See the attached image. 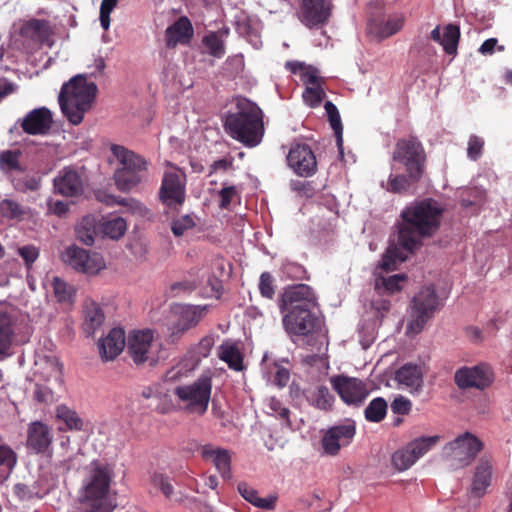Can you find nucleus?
<instances>
[{
  "mask_svg": "<svg viewBox=\"0 0 512 512\" xmlns=\"http://www.w3.org/2000/svg\"><path fill=\"white\" fill-rule=\"evenodd\" d=\"M444 209L433 198L415 201L406 206L400 214L398 224V243L400 247L389 246L382 257L380 268L386 272L393 271L404 262L407 252H413L422 245L425 238L432 237L440 228Z\"/></svg>",
  "mask_w": 512,
  "mask_h": 512,
  "instance_id": "1",
  "label": "nucleus"
},
{
  "mask_svg": "<svg viewBox=\"0 0 512 512\" xmlns=\"http://www.w3.org/2000/svg\"><path fill=\"white\" fill-rule=\"evenodd\" d=\"M226 133L246 147H255L264 135L261 109L247 98H237L235 111L229 112L224 120Z\"/></svg>",
  "mask_w": 512,
  "mask_h": 512,
  "instance_id": "2",
  "label": "nucleus"
},
{
  "mask_svg": "<svg viewBox=\"0 0 512 512\" xmlns=\"http://www.w3.org/2000/svg\"><path fill=\"white\" fill-rule=\"evenodd\" d=\"M98 88L86 76L76 75L65 83L58 96L62 113L73 125H79L96 98Z\"/></svg>",
  "mask_w": 512,
  "mask_h": 512,
  "instance_id": "3",
  "label": "nucleus"
},
{
  "mask_svg": "<svg viewBox=\"0 0 512 512\" xmlns=\"http://www.w3.org/2000/svg\"><path fill=\"white\" fill-rule=\"evenodd\" d=\"M112 470L106 465H95L83 481L81 503L84 512H113L116 504L110 497Z\"/></svg>",
  "mask_w": 512,
  "mask_h": 512,
  "instance_id": "4",
  "label": "nucleus"
},
{
  "mask_svg": "<svg viewBox=\"0 0 512 512\" xmlns=\"http://www.w3.org/2000/svg\"><path fill=\"white\" fill-rule=\"evenodd\" d=\"M110 151L120 165L114 172L115 184L120 191L128 192L142 182L149 163L143 156L122 145L112 144Z\"/></svg>",
  "mask_w": 512,
  "mask_h": 512,
  "instance_id": "5",
  "label": "nucleus"
},
{
  "mask_svg": "<svg viewBox=\"0 0 512 512\" xmlns=\"http://www.w3.org/2000/svg\"><path fill=\"white\" fill-rule=\"evenodd\" d=\"M393 161L401 164L411 177L424 176L427 166V154L422 142L416 136L400 138L395 144Z\"/></svg>",
  "mask_w": 512,
  "mask_h": 512,
  "instance_id": "6",
  "label": "nucleus"
},
{
  "mask_svg": "<svg viewBox=\"0 0 512 512\" xmlns=\"http://www.w3.org/2000/svg\"><path fill=\"white\" fill-rule=\"evenodd\" d=\"M21 156L22 151L19 149L1 151L0 171L11 182L15 190L23 193L36 191L40 186L39 180L26 173L27 167L21 164Z\"/></svg>",
  "mask_w": 512,
  "mask_h": 512,
  "instance_id": "7",
  "label": "nucleus"
},
{
  "mask_svg": "<svg viewBox=\"0 0 512 512\" xmlns=\"http://www.w3.org/2000/svg\"><path fill=\"white\" fill-rule=\"evenodd\" d=\"M212 377L201 375L192 384L179 385L174 395L183 403L187 411L203 415L206 413L211 398Z\"/></svg>",
  "mask_w": 512,
  "mask_h": 512,
  "instance_id": "8",
  "label": "nucleus"
},
{
  "mask_svg": "<svg viewBox=\"0 0 512 512\" xmlns=\"http://www.w3.org/2000/svg\"><path fill=\"white\" fill-rule=\"evenodd\" d=\"M439 307V298L433 285L423 287L412 300V320L408 331L420 333Z\"/></svg>",
  "mask_w": 512,
  "mask_h": 512,
  "instance_id": "9",
  "label": "nucleus"
},
{
  "mask_svg": "<svg viewBox=\"0 0 512 512\" xmlns=\"http://www.w3.org/2000/svg\"><path fill=\"white\" fill-rule=\"evenodd\" d=\"M482 449V441L470 432L458 436L444 447V451L454 468H463L470 465Z\"/></svg>",
  "mask_w": 512,
  "mask_h": 512,
  "instance_id": "10",
  "label": "nucleus"
},
{
  "mask_svg": "<svg viewBox=\"0 0 512 512\" xmlns=\"http://www.w3.org/2000/svg\"><path fill=\"white\" fill-rule=\"evenodd\" d=\"M159 189V199L169 208L182 206L186 199V174L168 163Z\"/></svg>",
  "mask_w": 512,
  "mask_h": 512,
  "instance_id": "11",
  "label": "nucleus"
},
{
  "mask_svg": "<svg viewBox=\"0 0 512 512\" xmlns=\"http://www.w3.org/2000/svg\"><path fill=\"white\" fill-rule=\"evenodd\" d=\"M207 306L176 304L172 307L171 313L174 318L169 327L170 342L178 341L188 330L196 327L204 318Z\"/></svg>",
  "mask_w": 512,
  "mask_h": 512,
  "instance_id": "12",
  "label": "nucleus"
},
{
  "mask_svg": "<svg viewBox=\"0 0 512 512\" xmlns=\"http://www.w3.org/2000/svg\"><path fill=\"white\" fill-rule=\"evenodd\" d=\"M317 305L315 292L307 284L289 285L283 289L278 298V308L281 313L316 309Z\"/></svg>",
  "mask_w": 512,
  "mask_h": 512,
  "instance_id": "13",
  "label": "nucleus"
},
{
  "mask_svg": "<svg viewBox=\"0 0 512 512\" xmlns=\"http://www.w3.org/2000/svg\"><path fill=\"white\" fill-rule=\"evenodd\" d=\"M215 343L213 335H206L190 348L188 355L177 366L169 369L165 374V381L173 382L186 377L188 372L193 371L203 358L209 356Z\"/></svg>",
  "mask_w": 512,
  "mask_h": 512,
  "instance_id": "14",
  "label": "nucleus"
},
{
  "mask_svg": "<svg viewBox=\"0 0 512 512\" xmlns=\"http://www.w3.org/2000/svg\"><path fill=\"white\" fill-rule=\"evenodd\" d=\"M282 323L285 331L290 337L312 336L321 327V320L315 309H304L302 311H288L282 313Z\"/></svg>",
  "mask_w": 512,
  "mask_h": 512,
  "instance_id": "15",
  "label": "nucleus"
},
{
  "mask_svg": "<svg viewBox=\"0 0 512 512\" xmlns=\"http://www.w3.org/2000/svg\"><path fill=\"white\" fill-rule=\"evenodd\" d=\"M62 258L74 270L87 275H96L105 268V261L99 253L76 245L67 247Z\"/></svg>",
  "mask_w": 512,
  "mask_h": 512,
  "instance_id": "16",
  "label": "nucleus"
},
{
  "mask_svg": "<svg viewBox=\"0 0 512 512\" xmlns=\"http://www.w3.org/2000/svg\"><path fill=\"white\" fill-rule=\"evenodd\" d=\"M330 383L341 400L349 406L363 405L369 395L367 385L355 377L335 375L330 378Z\"/></svg>",
  "mask_w": 512,
  "mask_h": 512,
  "instance_id": "17",
  "label": "nucleus"
},
{
  "mask_svg": "<svg viewBox=\"0 0 512 512\" xmlns=\"http://www.w3.org/2000/svg\"><path fill=\"white\" fill-rule=\"evenodd\" d=\"M494 381V373L491 367L480 363L472 367L463 366L454 373V382L461 390L475 388L484 390Z\"/></svg>",
  "mask_w": 512,
  "mask_h": 512,
  "instance_id": "18",
  "label": "nucleus"
},
{
  "mask_svg": "<svg viewBox=\"0 0 512 512\" xmlns=\"http://www.w3.org/2000/svg\"><path fill=\"white\" fill-rule=\"evenodd\" d=\"M287 164L300 177H311L317 172V161L309 145L295 143L287 155Z\"/></svg>",
  "mask_w": 512,
  "mask_h": 512,
  "instance_id": "19",
  "label": "nucleus"
},
{
  "mask_svg": "<svg viewBox=\"0 0 512 512\" xmlns=\"http://www.w3.org/2000/svg\"><path fill=\"white\" fill-rule=\"evenodd\" d=\"M153 338V331L150 329L133 331L129 335L127 352L137 366L154 361L150 357Z\"/></svg>",
  "mask_w": 512,
  "mask_h": 512,
  "instance_id": "20",
  "label": "nucleus"
},
{
  "mask_svg": "<svg viewBox=\"0 0 512 512\" xmlns=\"http://www.w3.org/2000/svg\"><path fill=\"white\" fill-rule=\"evenodd\" d=\"M332 11L329 0H300L301 21L313 28L328 22Z\"/></svg>",
  "mask_w": 512,
  "mask_h": 512,
  "instance_id": "21",
  "label": "nucleus"
},
{
  "mask_svg": "<svg viewBox=\"0 0 512 512\" xmlns=\"http://www.w3.org/2000/svg\"><path fill=\"white\" fill-rule=\"evenodd\" d=\"M356 433L354 422L331 427L322 439L324 451L329 455H337L342 446L350 444Z\"/></svg>",
  "mask_w": 512,
  "mask_h": 512,
  "instance_id": "22",
  "label": "nucleus"
},
{
  "mask_svg": "<svg viewBox=\"0 0 512 512\" xmlns=\"http://www.w3.org/2000/svg\"><path fill=\"white\" fill-rule=\"evenodd\" d=\"M53 123L52 113L46 107L35 108L21 120L22 130L29 135H46Z\"/></svg>",
  "mask_w": 512,
  "mask_h": 512,
  "instance_id": "23",
  "label": "nucleus"
},
{
  "mask_svg": "<svg viewBox=\"0 0 512 512\" xmlns=\"http://www.w3.org/2000/svg\"><path fill=\"white\" fill-rule=\"evenodd\" d=\"M20 35L40 45L52 46L53 29L50 21L32 18L25 21L20 28Z\"/></svg>",
  "mask_w": 512,
  "mask_h": 512,
  "instance_id": "24",
  "label": "nucleus"
},
{
  "mask_svg": "<svg viewBox=\"0 0 512 512\" xmlns=\"http://www.w3.org/2000/svg\"><path fill=\"white\" fill-rule=\"evenodd\" d=\"M53 441L51 429L42 422H33L29 425L27 432V447L36 454L50 452Z\"/></svg>",
  "mask_w": 512,
  "mask_h": 512,
  "instance_id": "25",
  "label": "nucleus"
},
{
  "mask_svg": "<svg viewBox=\"0 0 512 512\" xmlns=\"http://www.w3.org/2000/svg\"><path fill=\"white\" fill-rule=\"evenodd\" d=\"M423 377V367L415 363H406L395 372L396 382L399 385L405 386L412 394L422 391Z\"/></svg>",
  "mask_w": 512,
  "mask_h": 512,
  "instance_id": "26",
  "label": "nucleus"
},
{
  "mask_svg": "<svg viewBox=\"0 0 512 512\" xmlns=\"http://www.w3.org/2000/svg\"><path fill=\"white\" fill-rule=\"evenodd\" d=\"M493 473V460L490 455L484 454L479 459L471 485V491L474 495L481 497L486 493L487 488L491 485Z\"/></svg>",
  "mask_w": 512,
  "mask_h": 512,
  "instance_id": "27",
  "label": "nucleus"
},
{
  "mask_svg": "<svg viewBox=\"0 0 512 512\" xmlns=\"http://www.w3.org/2000/svg\"><path fill=\"white\" fill-rule=\"evenodd\" d=\"M125 339V331L122 328H113L98 343L101 359L103 361L114 360L123 351Z\"/></svg>",
  "mask_w": 512,
  "mask_h": 512,
  "instance_id": "28",
  "label": "nucleus"
},
{
  "mask_svg": "<svg viewBox=\"0 0 512 512\" xmlns=\"http://www.w3.org/2000/svg\"><path fill=\"white\" fill-rule=\"evenodd\" d=\"M55 191L66 197H75L83 193L84 185L79 173L72 169H64L54 179Z\"/></svg>",
  "mask_w": 512,
  "mask_h": 512,
  "instance_id": "29",
  "label": "nucleus"
},
{
  "mask_svg": "<svg viewBox=\"0 0 512 512\" xmlns=\"http://www.w3.org/2000/svg\"><path fill=\"white\" fill-rule=\"evenodd\" d=\"M193 33L191 21L186 16H182L166 29V46L174 48L178 43L187 44L193 37Z\"/></svg>",
  "mask_w": 512,
  "mask_h": 512,
  "instance_id": "30",
  "label": "nucleus"
},
{
  "mask_svg": "<svg viewBox=\"0 0 512 512\" xmlns=\"http://www.w3.org/2000/svg\"><path fill=\"white\" fill-rule=\"evenodd\" d=\"M201 455L205 460H210L214 464L223 478L230 479L231 455L227 449L207 444L201 447Z\"/></svg>",
  "mask_w": 512,
  "mask_h": 512,
  "instance_id": "31",
  "label": "nucleus"
},
{
  "mask_svg": "<svg viewBox=\"0 0 512 512\" xmlns=\"http://www.w3.org/2000/svg\"><path fill=\"white\" fill-rule=\"evenodd\" d=\"M83 318V331L87 336H92L104 323L105 315L99 304L86 300L83 305Z\"/></svg>",
  "mask_w": 512,
  "mask_h": 512,
  "instance_id": "32",
  "label": "nucleus"
},
{
  "mask_svg": "<svg viewBox=\"0 0 512 512\" xmlns=\"http://www.w3.org/2000/svg\"><path fill=\"white\" fill-rule=\"evenodd\" d=\"M14 336L13 320L8 309L0 305V357L7 356Z\"/></svg>",
  "mask_w": 512,
  "mask_h": 512,
  "instance_id": "33",
  "label": "nucleus"
},
{
  "mask_svg": "<svg viewBox=\"0 0 512 512\" xmlns=\"http://www.w3.org/2000/svg\"><path fill=\"white\" fill-rule=\"evenodd\" d=\"M218 357L234 371H242L244 369L243 355L237 344L234 342L229 340L224 341L219 346Z\"/></svg>",
  "mask_w": 512,
  "mask_h": 512,
  "instance_id": "34",
  "label": "nucleus"
},
{
  "mask_svg": "<svg viewBox=\"0 0 512 512\" xmlns=\"http://www.w3.org/2000/svg\"><path fill=\"white\" fill-rule=\"evenodd\" d=\"M304 395L308 403L317 409L327 411L332 408L334 397L325 385L307 389Z\"/></svg>",
  "mask_w": 512,
  "mask_h": 512,
  "instance_id": "35",
  "label": "nucleus"
},
{
  "mask_svg": "<svg viewBox=\"0 0 512 512\" xmlns=\"http://www.w3.org/2000/svg\"><path fill=\"white\" fill-rule=\"evenodd\" d=\"M229 33V28L224 27L216 32L211 31L203 37L202 43L211 56L222 58L225 55L224 38H226Z\"/></svg>",
  "mask_w": 512,
  "mask_h": 512,
  "instance_id": "36",
  "label": "nucleus"
},
{
  "mask_svg": "<svg viewBox=\"0 0 512 512\" xmlns=\"http://www.w3.org/2000/svg\"><path fill=\"white\" fill-rule=\"evenodd\" d=\"M408 277L405 274H396L375 279V290L379 295H393L403 289Z\"/></svg>",
  "mask_w": 512,
  "mask_h": 512,
  "instance_id": "37",
  "label": "nucleus"
},
{
  "mask_svg": "<svg viewBox=\"0 0 512 512\" xmlns=\"http://www.w3.org/2000/svg\"><path fill=\"white\" fill-rule=\"evenodd\" d=\"M423 176L411 177L410 173L405 174H390L386 185H383L388 192L403 194L410 190L412 185L421 181Z\"/></svg>",
  "mask_w": 512,
  "mask_h": 512,
  "instance_id": "38",
  "label": "nucleus"
},
{
  "mask_svg": "<svg viewBox=\"0 0 512 512\" xmlns=\"http://www.w3.org/2000/svg\"><path fill=\"white\" fill-rule=\"evenodd\" d=\"M238 492L246 501H248L255 507H258L261 509H268V510L274 509L276 501H277L276 496H269L267 498L259 497L257 490L250 487L245 482H241L238 484Z\"/></svg>",
  "mask_w": 512,
  "mask_h": 512,
  "instance_id": "39",
  "label": "nucleus"
},
{
  "mask_svg": "<svg viewBox=\"0 0 512 512\" xmlns=\"http://www.w3.org/2000/svg\"><path fill=\"white\" fill-rule=\"evenodd\" d=\"M265 406L268 409L267 413L278 418L286 427L291 428L292 422L290 419L291 412L283 402L275 396L268 397L265 400Z\"/></svg>",
  "mask_w": 512,
  "mask_h": 512,
  "instance_id": "40",
  "label": "nucleus"
},
{
  "mask_svg": "<svg viewBox=\"0 0 512 512\" xmlns=\"http://www.w3.org/2000/svg\"><path fill=\"white\" fill-rule=\"evenodd\" d=\"M387 408L388 405L384 398H374L364 411L366 420L374 423L381 422L387 414Z\"/></svg>",
  "mask_w": 512,
  "mask_h": 512,
  "instance_id": "41",
  "label": "nucleus"
},
{
  "mask_svg": "<svg viewBox=\"0 0 512 512\" xmlns=\"http://www.w3.org/2000/svg\"><path fill=\"white\" fill-rule=\"evenodd\" d=\"M440 440L438 435L423 436L416 438L408 443L409 449L415 456L417 461L420 457L425 455L432 447H434Z\"/></svg>",
  "mask_w": 512,
  "mask_h": 512,
  "instance_id": "42",
  "label": "nucleus"
},
{
  "mask_svg": "<svg viewBox=\"0 0 512 512\" xmlns=\"http://www.w3.org/2000/svg\"><path fill=\"white\" fill-rule=\"evenodd\" d=\"M126 221L119 216L106 219L102 224V232L111 239L118 240L126 232Z\"/></svg>",
  "mask_w": 512,
  "mask_h": 512,
  "instance_id": "43",
  "label": "nucleus"
},
{
  "mask_svg": "<svg viewBox=\"0 0 512 512\" xmlns=\"http://www.w3.org/2000/svg\"><path fill=\"white\" fill-rule=\"evenodd\" d=\"M459 40H460L459 26L454 25V24H448L447 26H445L441 45L443 46V49L447 54L453 55L457 52Z\"/></svg>",
  "mask_w": 512,
  "mask_h": 512,
  "instance_id": "44",
  "label": "nucleus"
},
{
  "mask_svg": "<svg viewBox=\"0 0 512 512\" xmlns=\"http://www.w3.org/2000/svg\"><path fill=\"white\" fill-rule=\"evenodd\" d=\"M392 465L398 471L409 469L415 462V456L409 449L408 444L402 449H398L392 454Z\"/></svg>",
  "mask_w": 512,
  "mask_h": 512,
  "instance_id": "45",
  "label": "nucleus"
},
{
  "mask_svg": "<svg viewBox=\"0 0 512 512\" xmlns=\"http://www.w3.org/2000/svg\"><path fill=\"white\" fill-rule=\"evenodd\" d=\"M0 214L10 220H21L26 214V210L15 200L3 199L0 202Z\"/></svg>",
  "mask_w": 512,
  "mask_h": 512,
  "instance_id": "46",
  "label": "nucleus"
},
{
  "mask_svg": "<svg viewBox=\"0 0 512 512\" xmlns=\"http://www.w3.org/2000/svg\"><path fill=\"white\" fill-rule=\"evenodd\" d=\"M403 23L402 17H391L383 24L375 27V34L378 40H383L396 34L401 30Z\"/></svg>",
  "mask_w": 512,
  "mask_h": 512,
  "instance_id": "47",
  "label": "nucleus"
},
{
  "mask_svg": "<svg viewBox=\"0 0 512 512\" xmlns=\"http://www.w3.org/2000/svg\"><path fill=\"white\" fill-rule=\"evenodd\" d=\"M52 286L54 295L58 302H72L73 296L75 294V289L73 288V286L69 285L67 282H65L59 277L53 278Z\"/></svg>",
  "mask_w": 512,
  "mask_h": 512,
  "instance_id": "48",
  "label": "nucleus"
},
{
  "mask_svg": "<svg viewBox=\"0 0 512 512\" xmlns=\"http://www.w3.org/2000/svg\"><path fill=\"white\" fill-rule=\"evenodd\" d=\"M17 454L0 440V468L8 476L17 464Z\"/></svg>",
  "mask_w": 512,
  "mask_h": 512,
  "instance_id": "49",
  "label": "nucleus"
},
{
  "mask_svg": "<svg viewBox=\"0 0 512 512\" xmlns=\"http://www.w3.org/2000/svg\"><path fill=\"white\" fill-rule=\"evenodd\" d=\"M57 418L64 421L67 428L70 430L82 429V419L78 416V414L75 411L71 410L65 405H60L57 407Z\"/></svg>",
  "mask_w": 512,
  "mask_h": 512,
  "instance_id": "50",
  "label": "nucleus"
},
{
  "mask_svg": "<svg viewBox=\"0 0 512 512\" xmlns=\"http://www.w3.org/2000/svg\"><path fill=\"white\" fill-rule=\"evenodd\" d=\"M325 95L326 93L321 86V83L313 86H307L302 93L304 102L311 108L318 107Z\"/></svg>",
  "mask_w": 512,
  "mask_h": 512,
  "instance_id": "51",
  "label": "nucleus"
},
{
  "mask_svg": "<svg viewBox=\"0 0 512 512\" xmlns=\"http://www.w3.org/2000/svg\"><path fill=\"white\" fill-rule=\"evenodd\" d=\"M259 292L262 297L272 300L275 295L274 277L270 272H263L259 278Z\"/></svg>",
  "mask_w": 512,
  "mask_h": 512,
  "instance_id": "52",
  "label": "nucleus"
},
{
  "mask_svg": "<svg viewBox=\"0 0 512 512\" xmlns=\"http://www.w3.org/2000/svg\"><path fill=\"white\" fill-rule=\"evenodd\" d=\"M269 373L272 376V382L279 388H283L288 384L290 372L285 367H282L277 363H273L269 368Z\"/></svg>",
  "mask_w": 512,
  "mask_h": 512,
  "instance_id": "53",
  "label": "nucleus"
},
{
  "mask_svg": "<svg viewBox=\"0 0 512 512\" xmlns=\"http://www.w3.org/2000/svg\"><path fill=\"white\" fill-rule=\"evenodd\" d=\"M152 485L155 488L161 490V492L167 497L170 498L174 492L173 486L167 476L162 473H154L151 477Z\"/></svg>",
  "mask_w": 512,
  "mask_h": 512,
  "instance_id": "54",
  "label": "nucleus"
},
{
  "mask_svg": "<svg viewBox=\"0 0 512 512\" xmlns=\"http://www.w3.org/2000/svg\"><path fill=\"white\" fill-rule=\"evenodd\" d=\"M118 0H102L100 5V23L104 30H108L110 26V14L117 6Z\"/></svg>",
  "mask_w": 512,
  "mask_h": 512,
  "instance_id": "55",
  "label": "nucleus"
},
{
  "mask_svg": "<svg viewBox=\"0 0 512 512\" xmlns=\"http://www.w3.org/2000/svg\"><path fill=\"white\" fill-rule=\"evenodd\" d=\"M194 226L195 222L193 218L190 215H185L172 222L171 230L175 236L179 237L182 236L187 230L193 228Z\"/></svg>",
  "mask_w": 512,
  "mask_h": 512,
  "instance_id": "56",
  "label": "nucleus"
},
{
  "mask_svg": "<svg viewBox=\"0 0 512 512\" xmlns=\"http://www.w3.org/2000/svg\"><path fill=\"white\" fill-rule=\"evenodd\" d=\"M484 141L477 135H471L468 141L467 156L475 161L482 155Z\"/></svg>",
  "mask_w": 512,
  "mask_h": 512,
  "instance_id": "57",
  "label": "nucleus"
},
{
  "mask_svg": "<svg viewBox=\"0 0 512 512\" xmlns=\"http://www.w3.org/2000/svg\"><path fill=\"white\" fill-rule=\"evenodd\" d=\"M18 254L23 258L26 266L30 268L39 257V249L34 245H25L18 248Z\"/></svg>",
  "mask_w": 512,
  "mask_h": 512,
  "instance_id": "58",
  "label": "nucleus"
},
{
  "mask_svg": "<svg viewBox=\"0 0 512 512\" xmlns=\"http://www.w3.org/2000/svg\"><path fill=\"white\" fill-rule=\"evenodd\" d=\"M411 408V401L402 395L397 396L391 403V410L394 414L407 415Z\"/></svg>",
  "mask_w": 512,
  "mask_h": 512,
  "instance_id": "59",
  "label": "nucleus"
},
{
  "mask_svg": "<svg viewBox=\"0 0 512 512\" xmlns=\"http://www.w3.org/2000/svg\"><path fill=\"white\" fill-rule=\"evenodd\" d=\"M324 108L327 113L331 128L339 129L342 126V123L337 107L331 101H327L324 105Z\"/></svg>",
  "mask_w": 512,
  "mask_h": 512,
  "instance_id": "60",
  "label": "nucleus"
},
{
  "mask_svg": "<svg viewBox=\"0 0 512 512\" xmlns=\"http://www.w3.org/2000/svg\"><path fill=\"white\" fill-rule=\"evenodd\" d=\"M300 80L307 86H313L320 83V78L317 75V70L312 66H305V69L300 74Z\"/></svg>",
  "mask_w": 512,
  "mask_h": 512,
  "instance_id": "61",
  "label": "nucleus"
},
{
  "mask_svg": "<svg viewBox=\"0 0 512 512\" xmlns=\"http://www.w3.org/2000/svg\"><path fill=\"white\" fill-rule=\"evenodd\" d=\"M236 194L237 191L234 186L223 187L219 192L220 208L227 209L230 206L232 199L236 196Z\"/></svg>",
  "mask_w": 512,
  "mask_h": 512,
  "instance_id": "62",
  "label": "nucleus"
},
{
  "mask_svg": "<svg viewBox=\"0 0 512 512\" xmlns=\"http://www.w3.org/2000/svg\"><path fill=\"white\" fill-rule=\"evenodd\" d=\"M94 229L86 228L83 225L76 227L77 239L85 245H92L94 243Z\"/></svg>",
  "mask_w": 512,
  "mask_h": 512,
  "instance_id": "63",
  "label": "nucleus"
},
{
  "mask_svg": "<svg viewBox=\"0 0 512 512\" xmlns=\"http://www.w3.org/2000/svg\"><path fill=\"white\" fill-rule=\"evenodd\" d=\"M34 398L38 402L48 403L53 400V392L50 388L41 385H36L34 391Z\"/></svg>",
  "mask_w": 512,
  "mask_h": 512,
  "instance_id": "64",
  "label": "nucleus"
}]
</instances>
